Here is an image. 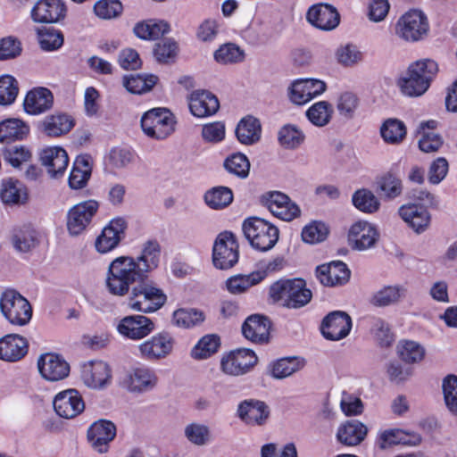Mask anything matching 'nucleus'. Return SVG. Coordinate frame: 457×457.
Listing matches in <instances>:
<instances>
[{
  "label": "nucleus",
  "instance_id": "2eb2a0df",
  "mask_svg": "<svg viewBox=\"0 0 457 457\" xmlns=\"http://www.w3.org/2000/svg\"><path fill=\"white\" fill-rule=\"evenodd\" d=\"M154 328V321L141 314L125 316L116 325V329L120 336L134 341L148 337Z\"/></svg>",
  "mask_w": 457,
  "mask_h": 457
},
{
  "label": "nucleus",
  "instance_id": "f704fd0d",
  "mask_svg": "<svg viewBox=\"0 0 457 457\" xmlns=\"http://www.w3.org/2000/svg\"><path fill=\"white\" fill-rule=\"evenodd\" d=\"M367 427L359 420H347L341 424L337 431V439L347 446H356L366 437Z\"/></svg>",
  "mask_w": 457,
  "mask_h": 457
},
{
  "label": "nucleus",
  "instance_id": "a878e982",
  "mask_svg": "<svg viewBox=\"0 0 457 457\" xmlns=\"http://www.w3.org/2000/svg\"><path fill=\"white\" fill-rule=\"evenodd\" d=\"M161 247L157 241L148 240L142 245L140 254L134 257L137 269L143 280L154 271L160 263Z\"/></svg>",
  "mask_w": 457,
  "mask_h": 457
},
{
  "label": "nucleus",
  "instance_id": "423d86ee",
  "mask_svg": "<svg viewBox=\"0 0 457 457\" xmlns=\"http://www.w3.org/2000/svg\"><path fill=\"white\" fill-rule=\"evenodd\" d=\"M176 126L174 115L166 108H154L141 118L144 133L152 138L162 140L170 136Z\"/></svg>",
  "mask_w": 457,
  "mask_h": 457
},
{
  "label": "nucleus",
  "instance_id": "6e6d98bb",
  "mask_svg": "<svg viewBox=\"0 0 457 457\" xmlns=\"http://www.w3.org/2000/svg\"><path fill=\"white\" fill-rule=\"evenodd\" d=\"M220 345L219 337L216 335H206L192 348L190 355L195 360L207 359L218 351Z\"/></svg>",
  "mask_w": 457,
  "mask_h": 457
},
{
  "label": "nucleus",
  "instance_id": "052dcab7",
  "mask_svg": "<svg viewBox=\"0 0 457 457\" xmlns=\"http://www.w3.org/2000/svg\"><path fill=\"white\" fill-rule=\"evenodd\" d=\"M94 13L101 20H113L123 12L122 4L119 0H99L93 7Z\"/></svg>",
  "mask_w": 457,
  "mask_h": 457
},
{
  "label": "nucleus",
  "instance_id": "338daca9",
  "mask_svg": "<svg viewBox=\"0 0 457 457\" xmlns=\"http://www.w3.org/2000/svg\"><path fill=\"white\" fill-rule=\"evenodd\" d=\"M172 320L178 327L188 328L202 323L204 315L195 309H179L174 312Z\"/></svg>",
  "mask_w": 457,
  "mask_h": 457
},
{
  "label": "nucleus",
  "instance_id": "f8f14e48",
  "mask_svg": "<svg viewBox=\"0 0 457 457\" xmlns=\"http://www.w3.org/2000/svg\"><path fill=\"white\" fill-rule=\"evenodd\" d=\"M305 19L312 27L321 31H332L340 24L337 9L328 3L311 5L305 13Z\"/></svg>",
  "mask_w": 457,
  "mask_h": 457
},
{
  "label": "nucleus",
  "instance_id": "e433bc0d",
  "mask_svg": "<svg viewBox=\"0 0 457 457\" xmlns=\"http://www.w3.org/2000/svg\"><path fill=\"white\" fill-rule=\"evenodd\" d=\"M267 276L265 270H256L249 274H237L228 278L226 287L230 294L241 295L252 287L261 283Z\"/></svg>",
  "mask_w": 457,
  "mask_h": 457
},
{
  "label": "nucleus",
  "instance_id": "a18cd8bd",
  "mask_svg": "<svg viewBox=\"0 0 457 457\" xmlns=\"http://www.w3.org/2000/svg\"><path fill=\"white\" fill-rule=\"evenodd\" d=\"M405 288L400 285L386 286L372 295L370 303L377 307L393 305L405 296Z\"/></svg>",
  "mask_w": 457,
  "mask_h": 457
},
{
  "label": "nucleus",
  "instance_id": "c9c22d12",
  "mask_svg": "<svg viewBox=\"0 0 457 457\" xmlns=\"http://www.w3.org/2000/svg\"><path fill=\"white\" fill-rule=\"evenodd\" d=\"M438 122L434 120L423 121L420 124L418 133L420 136L419 139V147L424 153H434L438 151L443 145L442 137L434 130Z\"/></svg>",
  "mask_w": 457,
  "mask_h": 457
},
{
  "label": "nucleus",
  "instance_id": "1a4fd4ad",
  "mask_svg": "<svg viewBox=\"0 0 457 457\" xmlns=\"http://www.w3.org/2000/svg\"><path fill=\"white\" fill-rule=\"evenodd\" d=\"M257 361L258 358L253 350L237 348L221 356L220 369L227 376L240 377L249 373Z\"/></svg>",
  "mask_w": 457,
  "mask_h": 457
},
{
  "label": "nucleus",
  "instance_id": "4c0bfd02",
  "mask_svg": "<svg viewBox=\"0 0 457 457\" xmlns=\"http://www.w3.org/2000/svg\"><path fill=\"white\" fill-rule=\"evenodd\" d=\"M93 160L90 155H79L74 162L69 177V184L74 189L84 187L92 172Z\"/></svg>",
  "mask_w": 457,
  "mask_h": 457
},
{
  "label": "nucleus",
  "instance_id": "a211bd4d",
  "mask_svg": "<svg viewBox=\"0 0 457 457\" xmlns=\"http://www.w3.org/2000/svg\"><path fill=\"white\" fill-rule=\"evenodd\" d=\"M99 204L95 200H87L75 204L67 215V228L71 235L78 236L89 225L97 212Z\"/></svg>",
  "mask_w": 457,
  "mask_h": 457
},
{
  "label": "nucleus",
  "instance_id": "412c9836",
  "mask_svg": "<svg viewBox=\"0 0 457 457\" xmlns=\"http://www.w3.org/2000/svg\"><path fill=\"white\" fill-rule=\"evenodd\" d=\"M264 203L274 216L285 221H291L301 213L299 206L287 195L278 191L266 194Z\"/></svg>",
  "mask_w": 457,
  "mask_h": 457
},
{
  "label": "nucleus",
  "instance_id": "473e14b6",
  "mask_svg": "<svg viewBox=\"0 0 457 457\" xmlns=\"http://www.w3.org/2000/svg\"><path fill=\"white\" fill-rule=\"evenodd\" d=\"M0 199L5 205H24L29 201L28 189L18 180L12 179L4 180L0 185Z\"/></svg>",
  "mask_w": 457,
  "mask_h": 457
},
{
  "label": "nucleus",
  "instance_id": "7ed1b4c3",
  "mask_svg": "<svg viewBox=\"0 0 457 457\" xmlns=\"http://www.w3.org/2000/svg\"><path fill=\"white\" fill-rule=\"evenodd\" d=\"M166 300V295L161 288L145 279L132 288L128 298V306L135 312L151 313L161 309Z\"/></svg>",
  "mask_w": 457,
  "mask_h": 457
},
{
  "label": "nucleus",
  "instance_id": "20e7f679",
  "mask_svg": "<svg viewBox=\"0 0 457 457\" xmlns=\"http://www.w3.org/2000/svg\"><path fill=\"white\" fill-rule=\"evenodd\" d=\"M243 231L250 245L260 252L274 247L278 240V228L264 219L252 217L243 223Z\"/></svg>",
  "mask_w": 457,
  "mask_h": 457
},
{
  "label": "nucleus",
  "instance_id": "6e6552de",
  "mask_svg": "<svg viewBox=\"0 0 457 457\" xmlns=\"http://www.w3.org/2000/svg\"><path fill=\"white\" fill-rule=\"evenodd\" d=\"M175 345L174 337L169 332L161 331L140 343L137 347V354L147 361H159L171 355Z\"/></svg>",
  "mask_w": 457,
  "mask_h": 457
},
{
  "label": "nucleus",
  "instance_id": "9d476101",
  "mask_svg": "<svg viewBox=\"0 0 457 457\" xmlns=\"http://www.w3.org/2000/svg\"><path fill=\"white\" fill-rule=\"evenodd\" d=\"M239 258L236 237L228 231L221 232L216 237L212 247V262L220 270L233 267Z\"/></svg>",
  "mask_w": 457,
  "mask_h": 457
},
{
  "label": "nucleus",
  "instance_id": "bb28decb",
  "mask_svg": "<svg viewBox=\"0 0 457 457\" xmlns=\"http://www.w3.org/2000/svg\"><path fill=\"white\" fill-rule=\"evenodd\" d=\"M190 112L197 118L215 114L220 108L218 98L207 90L193 91L187 97Z\"/></svg>",
  "mask_w": 457,
  "mask_h": 457
},
{
  "label": "nucleus",
  "instance_id": "69168bd1",
  "mask_svg": "<svg viewBox=\"0 0 457 457\" xmlns=\"http://www.w3.org/2000/svg\"><path fill=\"white\" fill-rule=\"evenodd\" d=\"M221 21L217 18L204 19L197 27L195 37L203 43L213 42L220 30Z\"/></svg>",
  "mask_w": 457,
  "mask_h": 457
},
{
  "label": "nucleus",
  "instance_id": "c85d7f7f",
  "mask_svg": "<svg viewBox=\"0 0 457 457\" xmlns=\"http://www.w3.org/2000/svg\"><path fill=\"white\" fill-rule=\"evenodd\" d=\"M29 351L27 339L18 334H8L0 338V360L16 362L23 359Z\"/></svg>",
  "mask_w": 457,
  "mask_h": 457
},
{
  "label": "nucleus",
  "instance_id": "4be33fe9",
  "mask_svg": "<svg viewBox=\"0 0 457 457\" xmlns=\"http://www.w3.org/2000/svg\"><path fill=\"white\" fill-rule=\"evenodd\" d=\"M158 382L155 372L146 367L139 366L130 369L123 380L124 386L132 393H145L154 389Z\"/></svg>",
  "mask_w": 457,
  "mask_h": 457
},
{
  "label": "nucleus",
  "instance_id": "79ce46f5",
  "mask_svg": "<svg viewBox=\"0 0 457 457\" xmlns=\"http://www.w3.org/2000/svg\"><path fill=\"white\" fill-rule=\"evenodd\" d=\"M29 132V127L20 119L12 118L0 122V142L9 143L23 139Z\"/></svg>",
  "mask_w": 457,
  "mask_h": 457
},
{
  "label": "nucleus",
  "instance_id": "09e8293b",
  "mask_svg": "<svg viewBox=\"0 0 457 457\" xmlns=\"http://www.w3.org/2000/svg\"><path fill=\"white\" fill-rule=\"evenodd\" d=\"M158 77L149 75H131L123 78L124 87L131 94H144L150 91L157 83Z\"/></svg>",
  "mask_w": 457,
  "mask_h": 457
},
{
  "label": "nucleus",
  "instance_id": "ea45409f",
  "mask_svg": "<svg viewBox=\"0 0 457 457\" xmlns=\"http://www.w3.org/2000/svg\"><path fill=\"white\" fill-rule=\"evenodd\" d=\"M305 361L300 357H286L272 361L268 368V373L275 379H283L301 370Z\"/></svg>",
  "mask_w": 457,
  "mask_h": 457
},
{
  "label": "nucleus",
  "instance_id": "4468645a",
  "mask_svg": "<svg viewBox=\"0 0 457 457\" xmlns=\"http://www.w3.org/2000/svg\"><path fill=\"white\" fill-rule=\"evenodd\" d=\"M80 380L90 389L102 390L110 385L112 371L103 361H89L80 366Z\"/></svg>",
  "mask_w": 457,
  "mask_h": 457
},
{
  "label": "nucleus",
  "instance_id": "c03bdc74",
  "mask_svg": "<svg viewBox=\"0 0 457 457\" xmlns=\"http://www.w3.org/2000/svg\"><path fill=\"white\" fill-rule=\"evenodd\" d=\"M333 114V105L328 101L316 102L305 112L308 120L319 128L327 126L331 121Z\"/></svg>",
  "mask_w": 457,
  "mask_h": 457
},
{
  "label": "nucleus",
  "instance_id": "58836bf2",
  "mask_svg": "<svg viewBox=\"0 0 457 457\" xmlns=\"http://www.w3.org/2000/svg\"><path fill=\"white\" fill-rule=\"evenodd\" d=\"M74 125L73 118L65 113H55L46 116L41 123L44 133L53 137L67 134Z\"/></svg>",
  "mask_w": 457,
  "mask_h": 457
},
{
  "label": "nucleus",
  "instance_id": "3c124183",
  "mask_svg": "<svg viewBox=\"0 0 457 457\" xmlns=\"http://www.w3.org/2000/svg\"><path fill=\"white\" fill-rule=\"evenodd\" d=\"M398 86L401 92L408 96H420L429 88L427 79H420L408 70L406 74L399 79Z\"/></svg>",
  "mask_w": 457,
  "mask_h": 457
},
{
  "label": "nucleus",
  "instance_id": "13d9d810",
  "mask_svg": "<svg viewBox=\"0 0 457 457\" xmlns=\"http://www.w3.org/2000/svg\"><path fill=\"white\" fill-rule=\"evenodd\" d=\"M223 165L229 174L235 175L240 179H245L249 175L250 162L248 158L241 153L233 154L227 157Z\"/></svg>",
  "mask_w": 457,
  "mask_h": 457
},
{
  "label": "nucleus",
  "instance_id": "ddd939ff",
  "mask_svg": "<svg viewBox=\"0 0 457 457\" xmlns=\"http://www.w3.org/2000/svg\"><path fill=\"white\" fill-rule=\"evenodd\" d=\"M327 89L323 80L317 79H301L293 81L287 88V96L291 103L303 105L313 98L320 96Z\"/></svg>",
  "mask_w": 457,
  "mask_h": 457
},
{
  "label": "nucleus",
  "instance_id": "6ab92c4d",
  "mask_svg": "<svg viewBox=\"0 0 457 457\" xmlns=\"http://www.w3.org/2000/svg\"><path fill=\"white\" fill-rule=\"evenodd\" d=\"M53 405L56 414L63 419H73L85 410V402L80 393L75 388H69L57 393Z\"/></svg>",
  "mask_w": 457,
  "mask_h": 457
},
{
  "label": "nucleus",
  "instance_id": "b1692460",
  "mask_svg": "<svg viewBox=\"0 0 457 457\" xmlns=\"http://www.w3.org/2000/svg\"><path fill=\"white\" fill-rule=\"evenodd\" d=\"M67 8L62 0H38L31 10L35 22L55 23L64 19Z\"/></svg>",
  "mask_w": 457,
  "mask_h": 457
},
{
  "label": "nucleus",
  "instance_id": "bf43d9fd",
  "mask_svg": "<svg viewBox=\"0 0 457 457\" xmlns=\"http://www.w3.org/2000/svg\"><path fill=\"white\" fill-rule=\"evenodd\" d=\"M135 156V153L129 148L114 147L109 152L106 163L112 170H121L131 164Z\"/></svg>",
  "mask_w": 457,
  "mask_h": 457
},
{
  "label": "nucleus",
  "instance_id": "dca6fc26",
  "mask_svg": "<svg viewBox=\"0 0 457 457\" xmlns=\"http://www.w3.org/2000/svg\"><path fill=\"white\" fill-rule=\"evenodd\" d=\"M127 227V221L123 218L111 220L96 237V250L100 253H107L115 249L125 238Z\"/></svg>",
  "mask_w": 457,
  "mask_h": 457
},
{
  "label": "nucleus",
  "instance_id": "0e129e2a",
  "mask_svg": "<svg viewBox=\"0 0 457 457\" xmlns=\"http://www.w3.org/2000/svg\"><path fill=\"white\" fill-rule=\"evenodd\" d=\"M214 60L220 64H231L242 62L244 52L235 44L220 46L213 54Z\"/></svg>",
  "mask_w": 457,
  "mask_h": 457
},
{
  "label": "nucleus",
  "instance_id": "f3484780",
  "mask_svg": "<svg viewBox=\"0 0 457 457\" xmlns=\"http://www.w3.org/2000/svg\"><path fill=\"white\" fill-rule=\"evenodd\" d=\"M40 376L46 381L57 382L66 378L70 374V364L60 354L46 353L37 361Z\"/></svg>",
  "mask_w": 457,
  "mask_h": 457
},
{
  "label": "nucleus",
  "instance_id": "5fc2aeb1",
  "mask_svg": "<svg viewBox=\"0 0 457 457\" xmlns=\"http://www.w3.org/2000/svg\"><path fill=\"white\" fill-rule=\"evenodd\" d=\"M397 353L402 361L406 363H417L425 357V349L418 342L401 340L397 345Z\"/></svg>",
  "mask_w": 457,
  "mask_h": 457
},
{
  "label": "nucleus",
  "instance_id": "2f4dec72",
  "mask_svg": "<svg viewBox=\"0 0 457 457\" xmlns=\"http://www.w3.org/2000/svg\"><path fill=\"white\" fill-rule=\"evenodd\" d=\"M270 329V320L259 314L251 315L242 325L244 337L253 343L268 342Z\"/></svg>",
  "mask_w": 457,
  "mask_h": 457
},
{
  "label": "nucleus",
  "instance_id": "8fccbe9b",
  "mask_svg": "<svg viewBox=\"0 0 457 457\" xmlns=\"http://www.w3.org/2000/svg\"><path fill=\"white\" fill-rule=\"evenodd\" d=\"M233 201V192L227 187H215L204 194L205 204L213 210L228 206Z\"/></svg>",
  "mask_w": 457,
  "mask_h": 457
},
{
  "label": "nucleus",
  "instance_id": "680f3d73",
  "mask_svg": "<svg viewBox=\"0 0 457 457\" xmlns=\"http://www.w3.org/2000/svg\"><path fill=\"white\" fill-rule=\"evenodd\" d=\"M64 37L61 30L46 28L38 31V43L44 51H55L63 45Z\"/></svg>",
  "mask_w": 457,
  "mask_h": 457
},
{
  "label": "nucleus",
  "instance_id": "7c9ffc66",
  "mask_svg": "<svg viewBox=\"0 0 457 457\" xmlns=\"http://www.w3.org/2000/svg\"><path fill=\"white\" fill-rule=\"evenodd\" d=\"M237 413L245 424L261 426L266 422L270 412L268 406L263 402L249 399L238 404Z\"/></svg>",
  "mask_w": 457,
  "mask_h": 457
},
{
  "label": "nucleus",
  "instance_id": "c756f323",
  "mask_svg": "<svg viewBox=\"0 0 457 457\" xmlns=\"http://www.w3.org/2000/svg\"><path fill=\"white\" fill-rule=\"evenodd\" d=\"M317 278L326 287L345 284L350 278V270L343 262L337 261L317 268Z\"/></svg>",
  "mask_w": 457,
  "mask_h": 457
},
{
  "label": "nucleus",
  "instance_id": "a19ab883",
  "mask_svg": "<svg viewBox=\"0 0 457 457\" xmlns=\"http://www.w3.org/2000/svg\"><path fill=\"white\" fill-rule=\"evenodd\" d=\"M262 127L260 121L253 117L243 118L237 124L236 135L240 143L253 145L261 137Z\"/></svg>",
  "mask_w": 457,
  "mask_h": 457
},
{
  "label": "nucleus",
  "instance_id": "39448f33",
  "mask_svg": "<svg viewBox=\"0 0 457 457\" xmlns=\"http://www.w3.org/2000/svg\"><path fill=\"white\" fill-rule=\"evenodd\" d=\"M0 310L6 320L14 326H25L32 318L29 302L13 289H7L2 293Z\"/></svg>",
  "mask_w": 457,
  "mask_h": 457
},
{
  "label": "nucleus",
  "instance_id": "864d4df0",
  "mask_svg": "<svg viewBox=\"0 0 457 457\" xmlns=\"http://www.w3.org/2000/svg\"><path fill=\"white\" fill-rule=\"evenodd\" d=\"M304 140L303 131L295 125H284L278 131V142L286 149H296Z\"/></svg>",
  "mask_w": 457,
  "mask_h": 457
},
{
  "label": "nucleus",
  "instance_id": "393cba45",
  "mask_svg": "<svg viewBox=\"0 0 457 457\" xmlns=\"http://www.w3.org/2000/svg\"><path fill=\"white\" fill-rule=\"evenodd\" d=\"M399 215L417 234L425 232L431 222V214L428 208L419 204H407L401 206Z\"/></svg>",
  "mask_w": 457,
  "mask_h": 457
},
{
  "label": "nucleus",
  "instance_id": "0eeeda50",
  "mask_svg": "<svg viewBox=\"0 0 457 457\" xmlns=\"http://www.w3.org/2000/svg\"><path fill=\"white\" fill-rule=\"evenodd\" d=\"M429 24L423 12L412 9L403 14L395 24V34L407 42L422 40L428 33Z\"/></svg>",
  "mask_w": 457,
  "mask_h": 457
},
{
  "label": "nucleus",
  "instance_id": "aec40b11",
  "mask_svg": "<svg viewBox=\"0 0 457 457\" xmlns=\"http://www.w3.org/2000/svg\"><path fill=\"white\" fill-rule=\"evenodd\" d=\"M352 325V319L346 312L335 311L323 319L321 333L328 340L338 341L349 335Z\"/></svg>",
  "mask_w": 457,
  "mask_h": 457
},
{
  "label": "nucleus",
  "instance_id": "49530a36",
  "mask_svg": "<svg viewBox=\"0 0 457 457\" xmlns=\"http://www.w3.org/2000/svg\"><path fill=\"white\" fill-rule=\"evenodd\" d=\"M12 242L16 251L27 253L38 244V234L32 227L24 226L14 232Z\"/></svg>",
  "mask_w": 457,
  "mask_h": 457
},
{
  "label": "nucleus",
  "instance_id": "603ef678",
  "mask_svg": "<svg viewBox=\"0 0 457 457\" xmlns=\"http://www.w3.org/2000/svg\"><path fill=\"white\" fill-rule=\"evenodd\" d=\"M186 438L193 445L203 446L210 444L212 440L210 428L203 423L192 422L184 428Z\"/></svg>",
  "mask_w": 457,
  "mask_h": 457
},
{
  "label": "nucleus",
  "instance_id": "37998d69",
  "mask_svg": "<svg viewBox=\"0 0 457 457\" xmlns=\"http://www.w3.org/2000/svg\"><path fill=\"white\" fill-rule=\"evenodd\" d=\"M135 35L144 40H154L170 31V26L163 21L148 20L135 25Z\"/></svg>",
  "mask_w": 457,
  "mask_h": 457
},
{
  "label": "nucleus",
  "instance_id": "72a5a7b5",
  "mask_svg": "<svg viewBox=\"0 0 457 457\" xmlns=\"http://www.w3.org/2000/svg\"><path fill=\"white\" fill-rule=\"evenodd\" d=\"M54 96L46 87H37L30 90L24 100V110L33 115L46 112L53 106Z\"/></svg>",
  "mask_w": 457,
  "mask_h": 457
},
{
  "label": "nucleus",
  "instance_id": "cd10ccee",
  "mask_svg": "<svg viewBox=\"0 0 457 457\" xmlns=\"http://www.w3.org/2000/svg\"><path fill=\"white\" fill-rule=\"evenodd\" d=\"M116 436L115 425L106 420L94 422L88 431L87 437L93 448L100 453H106L109 444Z\"/></svg>",
  "mask_w": 457,
  "mask_h": 457
},
{
  "label": "nucleus",
  "instance_id": "4d7b16f0",
  "mask_svg": "<svg viewBox=\"0 0 457 457\" xmlns=\"http://www.w3.org/2000/svg\"><path fill=\"white\" fill-rule=\"evenodd\" d=\"M353 205L361 212L365 213H374L380 206L377 196L368 189L357 190L352 197Z\"/></svg>",
  "mask_w": 457,
  "mask_h": 457
},
{
  "label": "nucleus",
  "instance_id": "9b49d317",
  "mask_svg": "<svg viewBox=\"0 0 457 457\" xmlns=\"http://www.w3.org/2000/svg\"><path fill=\"white\" fill-rule=\"evenodd\" d=\"M379 238L380 233L378 226L364 220L354 221L347 233L348 245L356 251H367L374 248Z\"/></svg>",
  "mask_w": 457,
  "mask_h": 457
},
{
  "label": "nucleus",
  "instance_id": "5701e85b",
  "mask_svg": "<svg viewBox=\"0 0 457 457\" xmlns=\"http://www.w3.org/2000/svg\"><path fill=\"white\" fill-rule=\"evenodd\" d=\"M39 158L52 179L62 177L69 164L66 151L60 146H47L40 151Z\"/></svg>",
  "mask_w": 457,
  "mask_h": 457
},
{
  "label": "nucleus",
  "instance_id": "f03ea898",
  "mask_svg": "<svg viewBox=\"0 0 457 457\" xmlns=\"http://www.w3.org/2000/svg\"><path fill=\"white\" fill-rule=\"evenodd\" d=\"M273 302L287 308H301L312 299V294L301 278L278 280L270 287Z\"/></svg>",
  "mask_w": 457,
  "mask_h": 457
},
{
  "label": "nucleus",
  "instance_id": "f257e3e1",
  "mask_svg": "<svg viewBox=\"0 0 457 457\" xmlns=\"http://www.w3.org/2000/svg\"><path fill=\"white\" fill-rule=\"evenodd\" d=\"M142 280L134 257L120 255L110 262L105 274L104 286L111 295L123 297L130 292L134 284Z\"/></svg>",
  "mask_w": 457,
  "mask_h": 457
},
{
  "label": "nucleus",
  "instance_id": "774afa93",
  "mask_svg": "<svg viewBox=\"0 0 457 457\" xmlns=\"http://www.w3.org/2000/svg\"><path fill=\"white\" fill-rule=\"evenodd\" d=\"M445 403L448 411L457 415V376L447 375L442 382Z\"/></svg>",
  "mask_w": 457,
  "mask_h": 457
},
{
  "label": "nucleus",
  "instance_id": "e2e57ef3",
  "mask_svg": "<svg viewBox=\"0 0 457 457\" xmlns=\"http://www.w3.org/2000/svg\"><path fill=\"white\" fill-rule=\"evenodd\" d=\"M408 71L420 79H427L428 85L430 87L431 81L438 71V65L434 60L422 59L412 62L408 67Z\"/></svg>",
  "mask_w": 457,
  "mask_h": 457
},
{
  "label": "nucleus",
  "instance_id": "de8ad7c7",
  "mask_svg": "<svg viewBox=\"0 0 457 457\" xmlns=\"http://www.w3.org/2000/svg\"><path fill=\"white\" fill-rule=\"evenodd\" d=\"M407 133L404 123L395 118L386 120L380 127V134L385 142L388 144L401 143Z\"/></svg>",
  "mask_w": 457,
  "mask_h": 457
}]
</instances>
